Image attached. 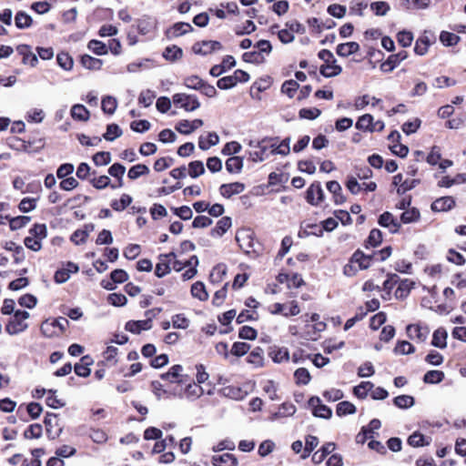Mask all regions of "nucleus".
Listing matches in <instances>:
<instances>
[{"label": "nucleus", "mask_w": 466, "mask_h": 466, "mask_svg": "<svg viewBox=\"0 0 466 466\" xmlns=\"http://www.w3.org/2000/svg\"><path fill=\"white\" fill-rule=\"evenodd\" d=\"M236 240L239 248L247 254L257 253V242L254 239V233L248 228L240 229L236 234Z\"/></svg>", "instance_id": "f257e3e1"}, {"label": "nucleus", "mask_w": 466, "mask_h": 466, "mask_svg": "<svg viewBox=\"0 0 466 466\" xmlns=\"http://www.w3.org/2000/svg\"><path fill=\"white\" fill-rule=\"evenodd\" d=\"M29 318V313L25 310H16L13 319L6 325V331L10 335H15L25 330L28 325L25 322Z\"/></svg>", "instance_id": "f03ea898"}, {"label": "nucleus", "mask_w": 466, "mask_h": 466, "mask_svg": "<svg viewBox=\"0 0 466 466\" xmlns=\"http://www.w3.org/2000/svg\"><path fill=\"white\" fill-rule=\"evenodd\" d=\"M173 103L175 106L187 112L195 111L200 106V103L195 95H187L184 93L175 94L173 96Z\"/></svg>", "instance_id": "7ed1b4c3"}, {"label": "nucleus", "mask_w": 466, "mask_h": 466, "mask_svg": "<svg viewBox=\"0 0 466 466\" xmlns=\"http://www.w3.org/2000/svg\"><path fill=\"white\" fill-rule=\"evenodd\" d=\"M193 52L197 55L207 56L215 51L221 50L222 45L218 41L203 40L197 42L192 46Z\"/></svg>", "instance_id": "20e7f679"}, {"label": "nucleus", "mask_w": 466, "mask_h": 466, "mask_svg": "<svg viewBox=\"0 0 466 466\" xmlns=\"http://www.w3.org/2000/svg\"><path fill=\"white\" fill-rule=\"evenodd\" d=\"M309 405L312 409L315 417L329 419L332 416L331 409L322 404L319 397H311L309 400Z\"/></svg>", "instance_id": "39448f33"}, {"label": "nucleus", "mask_w": 466, "mask_h": 466, "mask_svg": "<svg viewBox=\"0 0 466 466\" xmlns=\"http://www.w3.org/2000/svg\"><path fill=\"white\" fill-rule=\"evenodd\" d=\"M175 258V253L170 252L168 254L160 255L158 258V263L155 268V274L158 278H162L168 274L171 270V263Z\"/></svg>", "instance_id": "423d86ee"}, {"label": "nucleus", "mask_w": 466, "mask_h": 466, "mask_svg": "<svg viewBox=\"0 0 466 466\" xmlns=\"http://www.w3.org/2000/svg\"><path fill=\"white\" fill-rule=\"evenodd\" d=\"M408 57L406 51H400L397 54L390 55L388 59L383 62L380 66V69L383 72H391L400 62Z\"/></svg>", "instance_id": "0eeeda50"}, {"label": "nucleus", "mask_w": 466, "mask_h": 466, "mask_svg": "<svg viewBox=\"0 0 466 466\" xmlns=\"http://www.w3.org/2000/svg\"><path fill=\"white\" fill-rule=\"evenodd\" d=\"M244 184L240 182H234L221 185L219 187V192L224 198H229L234 195L240 194L244 191Z\"/></svg>", "instance_id": "6e6552de"}, {"label": "nucleus", "mask_w": 466, "mask_h": 466, "mask_svg": "<svg viewBox=\"0 0 466 466\" xmlns=\"http://www.w3.org/2000/svg\"><path fill=\"white\" fill-rule=\"evenodd\" d=\"M193 30L194 28L189 23L178 22L167 29V35L168 37H178Z\"/></svg>", "instance_id": "1a4fd4ad"}, {"label": "nucleus", "mask_w": 466, "mask_h": 466, "mask_svg": "<svg viewBox=\"0 0 466 466\" xmlns=\"http://www.w3.org/2000/svg\"><path fill=\"white\" fill-rule=\"evenodd\" d=\"M407 334L410 339L423 342L428 337L429 329L419 325L411 324L407 327Z\"/></svg>", "instance_id": "9d476101"}, {"label": "nucleus", "mask_w": 466, "mask_h": 466, "mask_svg": "<svg viewBox=\"0 0 466 466\" xmlns=\"http://www.w3.org/2000/svg\"><path fill=\"white\" fill-rule=\"evenodd\" d=\"M16 51L23 56V64L30 65L31 66H35L37 64L38 59L36 56L32 53L30 46L19 45L16 47Z\"/></svg>", "instance_id": "9b49d317"}, {"label": "nucleus", "mask_w": 466, "mask_h": 466, "mask_svg": "<svg viewBox=\"0 0 466 466\" xmlns=\"http://www.w3.org/2000/svg\"><path fill=\"white\" fill-rule=\"evenodd\" d=\"M151 328L150 319L131 320L126 324V329L136 334L140 333L142 330H148Z\"/></svg>", "instance_id": "f8f14e48"}, {"label": "nucleus", "mask_w": 466, "mask_h": 466, "mask_svg": "<svg viewBox=\"0 0 466 466\" xmlns=\"http://www.w3.org/2000/svg\"><path fill=\"white\" fill-rule=\"evenodd\" d=\"M73 119L77 121H87L90 117L89 110L81 104H76L71 107L70 111Z\"/></svg>", "instance_id": "ddd939ff"}, {"label": "nucleus", "mask_w": 466, "mask_h": 466, "mask_svg": "<svg viewBox=\"0 0 466 466\" xmlns=\"http://www.w3.org/2000/svg\"><path fill=\"white\" fill-rule=\"evenodd\" d=\"M360 50V45L357 42H348L339 44L337 46V54L339 56L347 57L352 54L357 53Z\"/></svg>", "instance_id": "4468645a"}, {"label": "nucleus", "mask_w": 466, "mask_h": 466, "mask_svg": "<svg viewBox=\"0 0 466 466\" xmlns=\"http://www.w3.org/2000/svg\"><path fill=\"white\" fill-rule=\"evenodd\" d=\"M355 127L366 132H374L373 116L370 114H364L359 117Z\"/></svg>", "instance_id": "2eb2a0df"}, {"label": "nucleus", "mask_w": 466, "mask_h": 466, "mask_svg": "<svg viewBox=\"0 0 466 466\" xmlns=\"http://www.w3.org/2000/svg\"><path fill=\"white\" fill-rule=\"evenodd\" d=\"M342 71L340 66L336 65V60L331 61L326 65H323L319 68L320 74L325 77H333L339 75Z\"/></svg>", "instance_id": "dca6fc26"}, {"label": "nucleus", "mask_w": 466, "mask_h": 466, "mask_svg": "<svg viewBox=\"0 0 466 466\" xmlns=\"http://www.w3.org/2000/svg\"><path fill=\"white\" fill-rule=\"evenodd\" d=\"M399 286L395 291V296L398 299H404L406 298L410 290L413 289L415 283L414 281L405 279L402 280H399Z\"/></svg>", "instance_id": "f3484780"}, {"label": "nucleus", "mask_w": 466, "mask_h": 466, "mask_svg": "<svg viewBox=\"0 0 466 466\" xmlns=\"http://www.w3.org/2000/svg\"><path fill=\"white\" fill-rule=\"evenodd\" d=\"M379 223L384 228H389L390 232H396L400 227L399 222L389 212H385L380 215Z\"/></svg>", "instance_id": "a211bd4d"}, {"label": "nucleus", "mask_w": 466, "mask_h": 466, "mask_svg": "<svg viewBox=\"0 0 466 466\" xmlns=\"http://www.w3.org/2000/svg\"><path fill=\"white\" fill-rule=\"evenodd\" d=\"M212 463L214 466H235L237 461L230 453H224L221 455H214L212 457Z\"/></svg>", "instance_id": "6ab92c4d"}, {"label": "nucleus", "mask_w": 466, "mask_h": 466, "mask_svg": "<svg viewBox=\"0 0 466 466\" xmlns=\"http://www.w3.org/2000/svg\"><path fill=\"white\" fill-rule=\"evenodd\" d=\"M219 142V137L217 133H208V137H205L200 136L198 138V147L202 150H208L210 147L216 146Z\"/></svg>", "instance_id": "aec40b11"}, {"label": "nucleus", "mask_w": 466, "mask_h": 466, "mask_svg": "<svg viewBox=\"0 0 466 466\" xmlns=\"http://www.w3.org/2000/svg\"><path fill=\"white\" fill-rule=\"evenodd\" d=\"M80 63L85 68L89 70H99L103 65L101 59L93 57L89 55H83L80 57Z\"/></svg>", "instance_id": "412c9836"}, {"label": "nucleus", "mask_w": 466, "mask_h": 466, "mask_svg": "<svg viewBox=\"0 0 466 466\" xmlns=\"http://www.w3.org/2000/svg\"><path fill=\"white\" fill-rule=\"evenodd\" d=\"M328 190L333 195L335 204H343L346 199L341 194V187L337 181H329L327 183Z\"/></svg>", "instance_id": "4be33fe9"}, {"label": "nucleus", "mask_w": 466, "mask_h": 466, "mask_svg": "<svg viewBox=\"0 0 466 466\" xmlns=\"http://www.w3.org/2000/svg\"><path fill=\"white\" fill-rule=\"evenodd\" d=\"M447 331L440 328L436 329L432 336L431 345L440 349H444L447 347Z\"/></svg>", "instance_id": "5701e85b"}, {"label": "nucleus", "mask_w": 466, "mask_h": 466, "mask_svg": "<svg viewBox=\"0 0 466 466\" xmlns=\"http://www.w3.org/2000/svg\"><path fill=\"white\" fill-rule=\"evenodd\" d=\"M315 199L319 201L323 200V190L319 183L312 184L307 190V200L313 204Z\"/></svg>", "instance_id": "b1692460"}, {"label": "nucleus", "mask_w": 466, "mask_h": 466, "mask_svg": "<svg viewBox=\"0 0 466 466\" xmlns=\"http://www.w3.org/2000/svg\"><path fill=\"white\" fill-rule=\"evenodd\" d=\"M32 17L24 11H18L15 16V26L19 29H25L32 25Z\"/></svg>", "instance_id": "393cba45"}, {"label": "nucleus", "mask_w": 466, "mask_h": 466, "mask_svg": "<svg viewBox=\"0 0 466 466\" xmlns=\"http://www.w3.org/2000/svg\"><path fill=\"white\" fill-rule=\"evenodd\" d=\"M183 56V51L177 46H171L165 48L163 57L170 62H175L180 59Z\"/></svg>", "instance_id": "a878e982"}, {"label": "nucleus", "mask_w": 466, "mask_h": 466, "mask_svg": "<svg viewBox=\"0 0 466 466\" xmlns=\"http://www.w3.org/2000/svg\"><path fill=\"white\" fill-rule=\"evenodd\" d=\"M269 356L273 360L274 362L281 363L283 361H288L289 359V350L287 348H273L269 352Z\"/></svg>", "instance_id": "bb28decb"}, {"label": "nucleus", "mask_w": 466, "mask_h": 466, "mask_svg": "<svg viewBox=\"0 0 466 466\" xmlns=\"http://www.w3.org/2000/svg\"><path fill=\"white\" fill-rule=\"evenodd\" d=\"M182 370L183 367L181 365H174L167 373L162 374L161 378L170 382H181L179 377L181 376Z\"/></svg>", "instance_id": "cd10ccee"}, {"label": "nucleus", "mask_w": 466, "mask_h": 466, "mask_svg": "<svg viewBox=\"0 0 466 466\" xmlns=\"http://www.w3.org/2000/svg\"><path fill=\"white\" fill-rule=\"evenodd\" d=\"M191 295L201 301L208 299V294L203 282L198 281L191 287Z\"/></svg>", "instance_id": "c85d7f7f"}, {"label": "nucleus", "mask_w": 466, "mask_h": 466, "mask_svg": "<svg viewBox=\"0 0 466 466\" xmlns=\"http://www.w3.org/2000/svg\"><path fill=\"white\" fill-rule=\"evenodd\" d=\"M203 389L198 383H189L184 392V396L189 400H195L203 394Z\"/></svg>", "instance_id": "c756f323"}, {"label": "nucleus", "mask_w": 466, "mask_h": 466, "mask_svg": "<svg viewBox=\"0 0 466 466\" xmlns=\"http://www.w3.org/2000/svg\"><path fill=\"white\" fill-rule=\"evenodd\" d=\"M117 101L116 98L111 96L103 97L101 102V107L105 114L113 115L116 109Z\"/></svg>", "instance_id": "7c9ffc66"}, {"label": "nucleus", "mask_w": 466, "mask_h": 466, "mask_svg": "<svg viewBox=\"0 0 466 466\" xmlns=\"http://www.w3.org/2000/svg\"><path fill=\"white\" fill-rule=\"evenodd\" d=\"M243 167V159L239 157H228L226 161V169L229 173H239Z\"/></svg>", "instance_id": "2f4dec72"}, {"label": "nucleus", "mask_w": 466, "mask_h": 466, "mask_svg": "<svg viewBox=\"0 0 466 466\" xmlns=\"http://www.w3.org/2000/svg\"><path fill=\"white\" fill-rule=\"evenodd\" d=\"M149 168L147 166L144 164H137L130 167L127 173L128 178L135 180L141 176L147 175L149 173Z\"/></svg>", "instance_id": "473e14b6"}, {"label": "nucleus", "mask_w": 466, "mask_h": 466, "mask_svg": "<svg viewBox=\"0 0 466 466\" xmlns=\"http://www.w3.org/2000/svg\"><path fill=\"white\" fill-rule=\"evenodd\" d=\"M69 322L66 318L60 317L58 319H54L52 323H48L45 321L41 326V330L45 335H47V328L48 326L58 327L61 331L66 330Z\"/></svg>", "instance_id": "72a5a7b5"}, {"label": "nucleus", "mask_w": 466, "mask_h": 466, "mask_svg": "<svg viewBox=\"0 0 466 466\" xmlns=\"http://www.w3.org/2000/svg\"><path fill=\"white\" fill-rule=\"evenodd\" d=\"M90 360L91 359L89 358V356H84L81 359L83 364L75 365V372L76 373V375L83 378H86L90 375V369L88 368Z\"/></svg>", "instance_id": "f704fd0d"}, {"label": "nucleus", "mask_w": 466, "mask_h": 466, "mask_svg": "<svg viewBox=\"0 0 466 466\" xmlns=\"http://www.w3.org/2000/svg\"><path fill=\"white\" fill-rule=\"evenodd\" d=\"M431 41L427 35L419 37L415 43L414 52L419 56H423L428 52Z\"/></svg>", "instance_id": "c9c22d12"}, {"label": "nucleus", "mask_w": 466, "mask_h": 466, "mask_svg": "<svg viewBox=\"0 0 466 466\" xmlns=\"http://www.w3.org/2000/svg\"><path fill=\"white\" fill-rule=\"evenodd\" d=\"M461 40V37L453 33L448 31H441L440 35V41L445 46H453L457 45Z\"/></svg>", "instance_id": "e433bc0d"}, {"label": "nucleus", "mask_w": 466, "mask_h": 466, "mask_svg": "<svg viewBox=\"0 0 466 466\" xmlns=\"http://www.w3.org/2000/svg\"><path fill=\"white\" fill-rule=\"evenodd\" d=\"M408 207L409 208L404 210L400 215L401 221L403 223H411L417 221L420 218L419 210L415 207Z\"/></svg>", "instance_id": "4c0bfd02"}, {"label": "nucleus", "mask_w": 466, "mask_h": 466, "mask_svg": "<svg viewBox=\"0 0 466 466\" xmlns=\"http://www.w3.org/2000/svg\"><path fill=\"white\" fill-rule=\"evenodd\" d=\"M231 227V218L229 217H223L217 223L216 228L212 230L213 235L221 237Z\"/></svg>", "instance_id": "58836bf2"}, {"label": "nucleus", "mask_w": 466, "mask_h": 466, "mask_svg": "<svg viewBox=\"0 0 466 466\" xmlns=\"http://www.w3.org/2000/svg\"><path fill=\"white\" fill-rule=\"evenodd\" d=\"M123 134L122 129L116 124H109L106 127V131L103 135V137L106 141H113L116 138L121 137Z\"/></svg>", "instance_id": "ea45409f"}, {"label": "nucleus", "mask_w": 466, "mask_h": 466, "mask_svg": "<svg viewBox=\"0 0 466 466\" xmlns=\"http://www.w3.org/2000/svg\"><path fill=\"white\" fill-rule=\"evenodd\" d=\"M56 61L58 66L62 67L64 70L69 71L73 68V58L67 53L62 52L57 54Z\"/></svg>", "instance_id": "a19ab883"}, {"label": "nucleus", "mask_w": 466, "mask_h": 466, "mask_svg": "<svg viewBox=\"0 0 466 466\" xmlns=\"http://www.w3.org/2000/svg\"><path fill=\"white\" fill-rule=\"evenodd\" d=\"M444 379V373L441 370H430L424 374L423 381L425 383L436 384Z\"/></svg>", "instance_id": "79ce46f5"}, {"label": "nucleus", "mask_w": 466, "mask_h": 466, "mask_svg": "<svg viewBox=\"0 0 466 466\" xmlns=\"http://www.w3.org/2000/svg\"><path fill=\"white\" fill-rule=\"evenodd\" d=\"M205 173V167L202 161L195 160L188 165V175L192 178H196Z\"/></svg>", "instance_id": "37998d69"}, {"label": "nucleus", "mask_w": 466, "mask_h": 466, "mask_svg": "<svg viewBox=\"0 0 466 466\" xmlns=\"http://www.w3.org/2000/svg\"><path fill=\"white\" fill-rule=\"evenodd\" d=\"M87 47L90 51L97 56H103L107 54V46L101 41L93 39L87 44Z\"/></svg>", "instance_id": "c03bdc74"}, {"label": "nucleus", "mask_w": 466, "mask_h": 466, "mask_svg": "<svg viewBox=\"0 0 466 466\" xmlns=\"http://www.w3.org/2000/svg\"><path fill=\"white\" fill-rule=\"evenodd\" d=\"M9 221V225L12 230H16L25 226L30 221V217L27 216H17L14 218L6 217Z\"/></svg>", "instance_id": "a18cd8bd"}, {"label": "nucleus", "mask_w": 466, "mask_h": 466, "mask_svg": "<svg viewBox=\"0 0 466 466\" xmlns=\"http://www.w3.org/2000/svg\"><path fill=\"white\" fill-rule=\"evenodd\" d=\"M356 412V407L350 401H341L337 405L336 413L338 416H345Z\"/></svg>", "instance_id": "49530a36"}, {"label": "nucleus", "mask_w": 466, "mask_h": 466, "mask_svg": "<svg viewBox=\"0 0 466 466\" xmlns=\"http://www.w3.org/2000/svg\"><path fill=\"white\" fill-rule=\"evenodd\" d=\"M338 226L337 218H329L321 222V227H318V231H311L314 235H321L323 230L331 231Z\"/></svg>", "instance_id": "de8ad7c7"}, {"label": "nucleus", "mask_w": 466, "mask_h": 466, "mask_svg": "<svg viewBox=\"0 0 466 466\" xmlns=\"http://www.w3.org/2000/svg\"><path fill=\"white\" fill-rule=\"evenodd\" d=\"M43 428L40 424H31L25 431L24 437L25 439H39L42 436Z\"/></svg>", "instance_id": "09e8293b"}, {"label": "nucleus", "mask_w": 466, "mask_h": 466, "mask_svg": "<svg viewBox=\"0 0 466 466\" xmlns=\"http://www.w3.org/2000/svg\"><path fill=\"white\" fill-rule=\"evenodd\" d=\"M299 85L295 80H287L281 86V92L286 94L289 97L292 98L299 89Z\"/></svg>", "instance_id": "8fccbe9b"}, {"label": "nucleus", "mask_w": 466, "mask_h": 466, "mask_svg": "<svg viewBox=\"0 0 466 466\" xmlns=\"http://www.w3.org/2000/svg\"><path fill=\"white\" fill-rule=\"evenodd\" d=\"M370 9L376 15L383 16L386 15L390 11V5L385 1H378L370 4Z\"/></svg>", "instance_id": "3c124183"}, {"label": "nucleus", "mask_w": 466, "mask_h": 466, "mask_svg": "<svg viewBox=\"0 0 466 466\" xmlns=\"http://www.w3.org/2000/svg\"><path fill=\"white\" fill-rule=\"evenodd\" d=\"M156 98V94L154 91L150 89H147L142 91L138 96V104L144 106L145 107H148L152 105L154 99Z\"/></svg>", "instance_id": "603ef678"}, {"label": "nucleus", "mask_w": 466, "mask_h": 466, "mask_svg": "<svg viewBox=\"0 0 466 466\" xmlns=\"http://www.w3.org/2000/svg\"><path fill=\"white\" fill-rule=\"evenodd\" d=\"M393 402L400 409H408L413 406L414 399L410 395H400L393 400Z\"/></svg>", "instance_id": "864d4df0"}, {"label": "nucleus", "mask_w": 466, "mask_h": 466, "mask_svg": "<svg viewBox=\"0 0 466 466\" xmlns=\"http://www.w3.org/2000/svg\"><path fill=\"white\" fill-rule=\"evenodd\" d=\"M242 59L247 63L261 64L265 61V57L260 52L251 51L246 52L242 55Z\"/></svg>", "instance_id": "5fc2aeb1"}, {"label": "nucleus", "mask_w": 466, "mask_h": 466, "mask_svg": "<svg viewBox=\"0 0 466 466\" xmlns=\"http://www.w3.org/2000/svg\"><path fill=\"white\" fill-rule=\"evenodd\" d=\"M370 256H366L363 253L357 251L352 257V261L359 264L360 269H366L370 265Z\"/></svg>", "instance_id": "6e6d98bb"}, {"label": "nucleus", "mask_w": 466, "mask_h": 466, "mask_svg": "<svg viewBox=\"0 0 466 466\" xmlns=\"http://www.w3.org/2000/svg\"><path fill=\"white\" fill-rule=\"evenodd\" d=\"M263 350L260 348H257L252 350L248 357V362L257 367L261 366L263 364Z\"/></svg>", "instance_id": "4d7b16f0"}, {"label": "nucleus", "mask_w": 466, "mask_h": 466, "mask_svg": "<svg viewBox=\"0 0 466 466\" xmlns=\"http://www.w3.org/2000/svg\"><path fill=\"white\" fill-rule=\"evenodd\" d=\"M397 40L401 46L408 47L413 41V35L410 31L403 30L398 33Z\"/></svg>", "instance_id": "13d9d810"}, {"label": "nucleus", "mask_w": 466, "mask_h": 466, "mask_svg": "<svg viewBox=\"0 0 466 466\" xmlns=\"http://www.w3.org/2000/svg\"><path fill=\"white\" fill-rule=\"evenodd\" d=\"M93 161L96 166H106L111 161V155L106 151L97 152L93 156Z\"/></svg>", "instance_id": "bf43d9fd"}, {"label": "nucleus", "mask_w": 466, "mask_h": 466, "mask_svg": "<svg viewBox=\"0 0 466 466\" xmlns=\"http://www.w3.org/2000/svg\"><path fill=\"white\" fill-rule=\"evenodd\" d=\"M373 388V384L370 381H363L354 388V394L360 399L367 396L368 391Z\"/></svg>", "instance_id": "052dcab7"}, {"label": "nucleus", "mask_w": 466, "mask_h": 466, "mask_svg": "<svg viewBox=\"0 0 466 466\" xmlns=\"http://www.w3.org/2000/svg\"><path fill=\"white\" fill-rule=\"evenodd\" d=\"M204 80L198 76H190L185 78L184 84L187 88L199 90L203 86Z\"/></svg>", "instance_id": "680f3d73"}, {"label": "nucleus", "mask_w": 466, "mask_h": 466, "mask_svg": "<svg viewBox=\"0 0 466 466\" xmlns=\"http://www.w3.org/2000/svg\"><path fill=\"white\" fill-rule=\"evenodd\" d=\"M321 111L319 108L311 107V108H301L299 112V116L300 118L313 120L316 119Z\"/></svg>", "instance_id": "e2e57ef3"}, {"label": "nucleus", "mask_w": 466, "mask_h": 466, "mask_svg": "<svg viewBox=\"0 0 466 466\" xmlns=\"http://www.w3.org/2000/svg\"><path fill=\"white\" fill-rule=\"evenodd\" d=\"M319 444V439L315 436H308L306 439L305 448H304V454L302 455V458L305 459L309 456L310 452L318 446Z\"/></svg>", "instance_id": "0e129e2a"}, {"label": "nucleus", "mask_w": 466, "mask_h": 466, "mask_svg": "<svg viewBox=\"0 0 466 466\" xmlns=\"http://www.w3.org/2000/svg\"><path fill=\"white\" fill-rule=\"evenodd\" d=\"M172 326L175 329H186L189 326V319L183 314H177L172 317Z\"/></svg>", "instance_id": "69168bd1"}, {"label": "nucleus", "mask_w": 466, "mask_h": 466, "mask_svg": "<svg viewBox=\"0 0 466 466\" xmlns=\"http://www.w3.org/2000/svg\"><path fill=\"white\" fill-rule=\"evenodd\" d=\"M108 302L115 307L125 306L127 302V299L123 294L112 293L108 295Z\"/></svg>", "instance_id": "338daca9"}, {"label": "nucleus", "mask_w": 466, "mask_h": 466, "mask_svg": "<svg viewBox=\"0 0 466 466\" xmlns=\"http://www.w3.org/2000/svg\"><path fill=\"white\" fill-rule=\"evenodd\" d=\"M217 86L219 89H229L236 86V77L231 76H224L218 80Z\"/></svg>", "instance_id": "774afa93"}]
</instances>
